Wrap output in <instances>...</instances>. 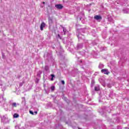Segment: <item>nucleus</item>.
<instances>
[{
    "label": "nucleus",
    "instance_id": "13",
    "mask_svg": "<svg viewBox=\"0 0 129 129\" xmlns=\"http://www.w3.org/2000/svg\"><path fill=\"white\" fill-rule=\"evenodd\" d=\"M63 31L64 32V34L65 35V33H66V29L64 28L63 29Z\"/></svg>",
    "mask_w": 129,
    "mask_h": 129
},
{
    "label": "nucleus",
    "instance_id": "11",
    "mask_svg": "<svg viewBox=\"0 0 129 129\" xmlns=\"http://www.w3.org/2000/svg\"><path fill=\"white\" fill-rule=\"evenodd\" d=\"M13 106H15V107H17V103H13Z\"/></svg>",
    "mask_w": 129,
    "mask_h": 129
},
{
    "label": "nucleus",
    "instance_id": "2",
    "mask_svg": "<svg viewBox=\"0 0 129 129\" xmlns=\"http://www.w3.org/2000/svg\"><path fill=\"white\" fill-rule=\"evenodd\" d=\"M45 27H46V24H45V23H44V22H42L40 25L41 31H43V30L44 28H45Z\"/></svg>",
    "mask_w": 129,
    "mask_h": 129
},
{
    "label": "nucleus",
    "instance_id": "10",
    "mask_svg": "<svg viewBox=\"0 0 129 129\" xmlns=\"http://www.w3.org/2000/svg\"><path fill=\"white\" fill-rule=\"evenodd\" d=\"M14 117H19V114L17 113L14 114Z\"/></svg>",
    "mask_w": 129,
    "mask_h": 129
},
{
    "label": "nucleus",
    "instance_id": "18",
    "mask_svg": "<svg viewBox=\"0 0 129 129\" xmlns=\"http://www.w3.org/2000/svg\"><path fill=\"white\" fill-rule=\"evenodd\" d=\"M43 4H45V2H43Z\"/></svg>",
    "mask_w": 129,
    "mask_h": 129
},
{
    "label": "nucleus",
    "instance_id": "17",
    "mask_svg": "<svg viewBox=\"0 0 129 129\" xmlns=\"http://www.w3.org/2000/svg\"><path fill=\"white\" fill-rule=\"evenodd\" d=\"M124 13H127V12H125L124 11Z\"/></svg>",
    "mask_w": 129,
    "mask_h": 129
},
{
    "label": "nucleus",
    "instance_id": "6",
    "mask_svg": "<svg viewBox=\"0 0 129 129\" xmlns=\"http://www.w3.org/2000/svg\"><path fill=\"white\" fill-rule=\"evenodd\" d=\"M95 90L96 91H98L99 90V86L95 87Z\"/></svg>",
    "mask_w": 129,
    "mask_h": 129
},
{
    "label": "nucleus",
    "instance_id": "15",
    "mask_svg": "<svg viewBox=\"0 0 129 129\" xmlns=\"http://www.w3.org/2000/svg\"><path fill=\"white\" fill-rule=\"evenodd\" d=\"M61 82L62 84H63V85L65 84V82L64 81H61Z\"/></svg>",
    "mask_w": 129,
    "mask_h": 129
},
{
    "label": "nucleus",
    "instance_id": "9",
    "mask_svg": "<svg viewBox=\"0 0 129 129\" xmlns=\"http://www.w3.org/2000/svg\"><path fill=\"white\" fill-rule=\"evenodd\" d=\"M51 90H52V91H54V90H55V87L54 86H51Z\"/></svg>",
    "mask_w": 129,
    "mask_h": 129
},
{
    "label": "nucleus",
    "instance_id": "3",
    "mask_svg": "<svg viewBox=\"0 0 129 129\" xmlns=\"http://www.w3.org/2000/svg\"><path fill=\"white\" fill-rule=\"evenodd\" d=\"M55 8H56V9L60 10L61 9L63 8V6L61 4H58L55 5Z\"/></svg>",
    "mask_w": 129,
    "mask_h": 129
},
{
    "label": "nucleus",
    "instance_id": "14",
    "mask_svg": "<svg viewBox=\"0 0 129 129\" xmlns=\"http://www.w3.org/2000/svg\"><path fill=\"white\" fill-rule=\"evenodd\" d=\"M29 112L31 114H34V112L32 111H29Z\"/></svg>",
    "mask_w": 129,
    "mask_h": 129
},
{
    "label": "nucleus",
    "instance_id": "5",
    "mask_svg": "<svg viewBox=\"0 0 129 129\" xmlns=\"http://www.w3.org/2000/svg\"><path fill=\"white\" fill-rule=\"evenodd\" d=\"M103 67H104V66L103 64L100 63L99 65V68H100V69H101L102 68H103Z\"/></svg>",
    "mask_w": 129,
    "mask_h": 129
},
{
    "label": "nucleus",
    "instance_id": "16",
    "mask_svg": "<svg viewBox=\"0 0 129 129\" xmlns=\"http://www.w3.org/2000/svg\"><path fill=\"white\" fill-rule=\"evenodd\" d=\"M34 113H35V114H37V113H38V112L35 111V112H34Z\"/></svg>",
    "mask_w": 129,
    "mask_h": 129
},
{
    "label": "nucleus",
    "instance_id": "8",
    "mask_svg": "<svg viewBox=\"0 0 129 129\" xmlns=\"http://www.w3.org/2000/svg\"><path fill=\"white\" fill-rule=\"evenodd\" d=\"M51 81H53V80H54V77H55V76L54 75H51Z\"/></svg>",
    "mask_w": 129,
    "mask_h": 129
},
{
    "label": "nucleus",
    "instance_id": "1",
    "mask_svg": "<svg viewBox=\"0 0 129 129\" xmlns=\"http://www.w3.org/2000/svg\"><path fill=\"white\" fill-rule=\"evenodd\" d=\"M102 73H104V74H106L108 75L109 74V72H108V70L107 69H104L101 70Z\"/></svg>",
    "mask_w": 129,
    "mask_h": 129
},
{
    "label": "nucleus",
    "instance_id": "4",
    "mask_svg": "<svg viewBox=\"0 0 129 129\" xmlns=\"http://www.w3.org/2000/svg\"><path fill=\"white\" fill-rule=\"evenodd\" d=\"M94 19L95 20H97V21H98V20H101L102 18H101V16H98V15H96V16H95Z\"/></svg>",
    "mask_w": 129,
    "mask_h": 129
},
{
    "label": "nucleus",
    "instance_id": "12",
    "mask_svg": "<svg viewBox=\"0 0 129 129\" xmlns=\"http://www.w3.org/2000/svg\"><path fill=\"white\" fill-rule=\"evenodd\" d=\"M19 86H20V87H21V86H23V83H20L19 84Z\"/></svg>",
    "mask_w": 129,
    "mask_h": 129
},
{
    "label": "nucleus",
    "instance_id": "7",
    "mask_svg": "<svg viewBox=\"0 0 129 129\" xmlns=\"http://www.w3.org/2000/svg\"><path fill=\"white\" fill-rule=\"evenodd\" d=\"M44 69L46 71H48V70H49V67H48V66H45Z\"/></svg>",
    "mask_w": 129,
    "mask_h": 129
}]
</instances>
